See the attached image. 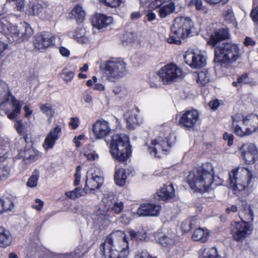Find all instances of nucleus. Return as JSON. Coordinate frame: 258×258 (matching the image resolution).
Listing matches in <instances>:
<instances>
[{"label": "nucleus", "mask_w": 258, "mask_h": 258, "mask_svg": "<svg viewBox=\"0 0 258 258\" xmlns=\"http://www.w3.org/2000/svg\"><path fill=\"white\" fill-rule=\"evenodd\" d=\"M194 30V23L190 18L183 16L177 17L173 21L171 33L167 38V41L169 43L179 45L181 39L192 36Z\"/></svg>", "instance_id": "20e7f679"}, {"label": "nucleus", "mask_w": 258, "mask_h": 258, "mask_svg": "<svg viewBox=\"0 0 258 258\" xmlns=\"http://www.w3.org/2000/svg\"><path fill=\"white\" fill-rule=\"evenodd\" d=\"M46 6H49L47 2H43L42 4L36 3L33 4L30 10L28 11V14L33 16H38V17H44V16L41 14V11Z\"/></svg>", "instance_id": "2f4dec72"}, {"label": "nucleus", "mask_w": 258, "mask_h": 258, "mask_svg": "<svg viewBox=\"0 0 258 258\" xmlns=\"http://www.w3.org/2000/svg\"><path fill=\"white\" fill-rule=\"evenodd\" d=\"M223 16L225 21L227 23L234 25L235 23V18L231 7H228L226 8L223 12Z\"/></svg>", "instance_id": "f704fd0d"}, {"label": "nucleus", "mask_w": 258, "mask_h": 258, "mask_svg": "<svg viewBox=\"0 0 258 258\" xmlns=\"http://www.w3.org/2000/svg\"><path fill=\"white\" fill-rule=\"evenodd\" d=\"M61 132V128L59 125L50 130L43 144V147L45 150L51 149L53 147L56 141L60 137Z\"/></svg>", "instance_id": "aec40b11"}, {"label": "nucleus", "mask_w": 258, "mask_h": 258, "mask_svg": "<svg viewBox=\"0 0 258 258\" xmlns=\"http://www.w3.org/2000/svg\"><path fill=\"white\" fill-rule=\"evenodd\" d=\"M126 118L127 126L130 129H133L134 124H139L142 122V119L138 117L137 110H131L125 113Z\"/></svg>", "instance_id": "a878e982"}, {"label": "nucleus", "mask_w": 258, "mask_h": 258, "mask_svg": "<svg viewBox=\"0 0 258 258\" xmlns=\"http://www.w3.org/2000/svg\"><path fill=\"white\" fill-rule=\"evenodd\" d=\"M250 16L253 21L258 25V6L252 9L250 13Z\"/></svg>", "instance_id": "052dcab7"}, {"label": "nucleus", "mask_w": 258, "mask_h": 258, "mask_svg": "<svg viewBox=\"0 0 258 258\" xmlns=\"http://www.w3.org/2000/svg\"><path fill=\"white\" fill-rule=\"evenodd\" d=\"M82 100L84 102L89 105L92 104L93 103V98L92 95L87 92H85L82 96Z\"/></svg>", "instance_id": "4d7b16f0"}, {"label": "nucleus", "mask_w": 258, "mask_h": 258, "mask_svg": "<svg viewBox=\"0 0 258 258\" xmlns=\"http://www.w3.org/2000/svg\"><path fill=\"white\" fill-rule=\"evenodd\" d=\"M112 22V18L100 14L95 15L92 19V25L98 29L106 27Z\"/></svg>", "instance_id": "4be33fe9"}, {"label": "nucleus", "mask_w": 258, "mask_h": 258, "mask_svg": "<svg viewBox=\"0 0 258 258\" xmlns=\"http://www.w3.org/2000/svg\"><path fill=\"white\" fill-rule=\"evenodd\" d=\"M111 129L109 123L105 120H98L93 125V132L98 139H101L109 135Z\"/></svg>", "instance_id": "dca6fc26"}, {"label": "nucleus", "mask_w": 258, "mask_h": 258, "mask_svg": "<svg viewBox=\"0 0 258 258\" xmlns=\"http://www.w3.org/2000/svg\"><path fill=\"white\" fill-rule=\"evenodd\" d=\"M190 3L195 6L197 10H202L203 2L202 0H191Z\"/></svg>", "instance_id": "0e129e2a"}, {"label": "nucleus", "mask_w": 258, "mask_h": 258, "mask_svg": "<svg viewBox=\"0 0 258 258\" xmlns=\"http://www.w3.org/2000/svg\"><path fill=\"white\" fill-rule=\"evenodd\" d=\"M212 165L205 163L195 169L187 176V181L191 188L201 192L208 191L213 180Z\"/></svg>", "instance_id": "f03ea898"}, {"label": "nucleus", "mask_w": 258, "mask_h": 258, "mask_svg": "<svg viewBox=\"0 0 258 258\" xmlns=\"http://www.w3.org/2000/svg\"><path fill=\"white\" fill-rule=\"evenodd\" d=\"M102 202L106 211H110L116 214H119L123 211L124 208L123 202L115 200L111 196L104 198Z\"/></svg>", "instance_id": "6ab92c4d"}, {"label": "nucleus", "mask_w": 258, "mask_h": 258, "mask_svg": "<svg viewBox=\"0 0 258 258\" xmlns=\"http://www.w3.org/2000/svg\"><path fill=\"white\" fill-rule=\"evenodd\" d=\"M0 101H2L3 104L10 101L13 105V111L8 113L9 118L13 119L20 114L21 111L20 103L10 94L8 87L5 83H0Z\"/></svg>", "instance_id": "9b49d317"}, {"label": "nucleus", "mask_w": 258, "mask_h": 258, "mask_svg": "<svg viewBox=\"0 0 258 258\" xmlns=\"http://www.w3.org/2000/svg\"><path fill=\"white\" fill-rule=\"evenodd\" d=\"M220 101L218 99H214L210 101L209 105L213 110H216L220 105Z\"/></svg>", "instance_id": "e2e57ef3"}, {"label": "nucleus", "mask_w": 258, "mask_h": 258, "mask_svg": "<svg viewBox=\"0 0 258 258\" xmlns=\"http://www.w3.org/2000/svg\"><path fill=\"white\" fill-rule=\"evenodd\" d=\"M160 244L165 247H170L174 243V240L167 236L161 237L159 239Z\"/></svg>", "instance_id": "c03bdc74"}, {"label": "nucleus", "mask_w": 258, "mask_h": 258, "mask_svg": "<svg viewBox=\"0 0 258 258\" xmlns=\"http://www.w3.org/2000/svg\"><path fill=\"white\" fill-rule=\"evenodd\" d=\"M4 13L0 12V32L5 35L10 42H21L33 34V30L28 24H24L20 29L10 23L11 16H5Z\"/></svg>", "instance_id": "7ed1b4c3"}, {"label": "nucleus", "mask_w": 258, "mask_h": 258, "mask_svg": "<svg viewBox=\"0 0 258 258\" xmlns=\"http://www.w3.org/2000/svg\"><path fill=\"white\" fill-rule=\"evenodd\" d=\"M7 2H14V10L22 12L24 9V0H7Z\"/></svg>", "instance_id": "8fccbe9b"}, {"label": "nucleus", "mask_w": 258, "mask_h": 258, "mask_svg": "<svg viewBox=\"0 0 258 258\" xmlns=\"http://www.w3.org/2000/svg\"><path fill=\"white\" fill-rule=\"evenodd\" d=\"M126 175L123 168H118L115 172L114 179L116 183L119 186H123L125 182Z\"/></svg>", "instance_id": "473e14b6"}, {"label": "nucleus", "mask_w": 258, "mask_h": 258, "mask_svg": "<svg viewBox=\"0 0 258 258\" xmlns=\"http://www.w3.org/2000/svg\"><path fill=\"white\" fill-rule=\"evenodd\" d=\"M85 191H92L98 189L102 184L103 177L95 173L94 169H90L87 173Z\"/></svg>", "instance_id": "4468645a"}, {"label": "nucleus", "mask_w": 258, "mask_h": 258, "mask_svg": "<svg viewBox=\"0 0 258 258\" xmlns=\"http://www.w3.org/2000/svg\"><path fill=\"white\" fill-rule=\"evenodd\" d=\"M134 37L133 33H127L124 35L123 39L126 42L131 43L134 40Z\"/></svg>", "instance_id": "774afa93"}, {"label": "nucleus", "mask_w": 258, "mask_h": 258, "mask_svg": "<svg viewBox=\"0 0 258 258\" xmlns=\"http://www.w3.org/2000/svg\"><path fill=\"white\" fill-rule=\"evenodd\" d=\"M238 83L239 85L245 84H251L252 81L249 78L247 74H244L238 77Z\"/></svg>", "instance_id": "5fc2aeb1"}, {"label": "nucleus", "mask_w": 258, "mask_h": 258, "mask_svg": "<svg viewBox=\"0 0 258 258\" xmlns=\"http://www.w3.org/2000/svg\"><path fill=\"white\" fill-rule=\"evenodd\" d=\"M9 147V144L7 142L4 143L3 145H0V157L5 155L4 152H7Z\"/></svg>", "instance_id": "69168bd1"}, {"label": "nucleus", "mask_w": 258, "mask_h": 258, "mask_svg": "<svg viewBox=\"0 0 258 258\" xmlns=\"http://www.w3.org/2000/svg\"><path fill=\"white\" fill-rule=\"evenodd\" d=\"M252 228L248 223L245 221L233 222L231 224V232L234 240L242 241L249 236Z\"/></svg>", "instance_id": "ddd939ff"}, {"label": "nucleus", "mask_w": 258, "mask_h": 258, "mask_svg": "<svg viewBox=\"0 0 258 258\" xmlns=\"http://www.w3.org/2000/svg\"><path fill=\"white\" fill-rule=\"evenodd\" d=\"M158 195L163 200L172 199L175 196L173 185L170 184L168 185L163 186L160 191L158 192Z\"/></svg>", "instance_id": "cd10ccee"}, {"label": "nucleus", "mask_w": 258, "mask_h": 258, "mask_svg": "<svg viewBox=\"0 0 258 258\" xmlns=\"http://www.w3.org/2000/svg\"><path fill=\"white\" fill-rule=\"evenodd\" d=\"M184 58L186 63L193 68L200 69L206 64V58L204 55L192 51H186Z\"/></svg>", "instance_id": "2eb2a0df"}, {"label": "nucleus", "mask_w": 258, "mask_h": 258, "mask_svg": "<svg viewBox=\"0 0 258 258\" xmlns=\"http://www.w3.org/2000/svg\"><path fill=\"white\" fill-rule=\"evenodd\" d=\"M84 155L86 157L88 160L95 161L97 160L99 158V156L95 151H93L89 153H85Z\"/></svg>", "instance_id": "13d9d810"}, {"label": "nucleus", "mask_w": 258, "mask_h": 258, "mask_svg": "<svg viewBox=\"0 0 258 258\" xmlns=\"http://www.w3.org/2000/svg\"><path fill=\"white\" fill-rule=\"evenodd\" d=\"M100 248L105 258H127L129 254L126 234L120 230L112 232Z\"/></svg>", "instance_id": "f257e3e1"}, {"label": "nucleus", "mask_w": 258, "mask_h": 258, "mask_svg": "<svg viewBox=\"0 0 258 258\" xmlns=\"http://www.w3.org/2000/svg\"><path fill=\"white\" fill-rule=\"evenodd\" d=\"M127 232L131 239H137L142 240L145 237L144 235L145 234V232L143 230L141 231H136L132 229H128L127 230Z\"/></svg>", "instance_id": "a19ab883"}, {"label": "nucleus", "mask_w": 258, "mask_h": 258, "mask_svg": "<svg viewBox=\"0 0 258 258\" xmlns=\"http://www.w3.org/2000/svg\"><path fill=\"white\" fill-rule=\"evenodd\" d=\"M15 127L19 134L24 135L27 132V123L23 122L21 120H19L15 123Z\"/></svg>", "instance_id": "79ce46f5"}, {"label": "nucleus", "mask_w": 258, "mask_h": 258, "mask_svg": "<svg viewBox=\"0 0 258 258\" xmlns=\"http://www.w3.org/2000/svg\"><path fill=\"white\" fill-rule=\"evenodd\" d=\"M79 118L77 117H72L70 122V125L73 129H76L78 126Z\"/></svg>", "instance_id": "338daca9"}, {"label": "nucleus", "mask_w": 258, "mask_h": 258, "mask_svg": "<svg viewBox=\"0 0 258 258\" xmlns=\"http://www.w3.org/2000/svg\"><path fill=\"white\" fill-rule=\"evenodd\" d=\"M104 2L106 5L112 8H115L119 6L122 0H99Z\"/></svg>", "instance_id": "6e6d98bb"}, {"label": "nucleus", "mask_w": 258, "mask_h": 258, "mask_svg": "<svg viewBox=\"0 0 258 258\" xmlns=\"http://www.w3.org/2000/svg\"><path fill=\"white\" fill-rule=\"evenodd\" d=\"M112 91L115 95L117 96L120 98H123L127 95L126 90L120 87H114Z\"/></svg>", "instance_id": "603ef678"}, {"label": "nucleus", "mask_w": 258, "mask_h": 258, "mask_svg": "<svg viewBox=\"0 0 258 258\" xmlns=\"http://www.w3.org/2000/svg\"><path fill=\"white\" fill-rule=\"evenodd\" d=\"M154 7L157 8V12L161 18H165L167 16L172 14L175 9V4L173 2Z\"/></svg>", "instance_id": "393cba45"}, {"label": "nucleus", "mask_w": 258, "mask_h": 258, "mask_svg": "<svg viewBox=\"0 0 258 258\" xmlns=\"http://www.w3.org/2000/svg\"><path fill=\"white\" fill-rule=\"evenodd\" d=\"M223 138L225 141H228L229 146H231L233 144L234 137L232 134L225 133L223 134Z\"/></svg>", "instance_id": "bf43d9fd"}, {"label": "nucleus", "mask_w": 258, "mask_h": 258, "mask_svg": "<svg viewBox=\"0 0 258 258\" xmlns=\"http://www.w3.org/2000/svg\"><path fill=\"white\" fill-rule=\"evenodd\" d=\"M161 206L159 205L144 203L137 210V214L140 216H157L159 214Z\"/></svg>", "instance_id": "a211bd4d"}, {"label": "nucleus", "mask_w": 258, "mask_h": 258, "mask_svg": "<svg viewBox=\"0 0 258 258\" xmlns=\"http://www.w3.org/2000/svg\"><path fill=\"white\" fill-rule=\"evenodd\" d=\"M62 75L63 76L62 77V79L66 82H70L74 77V73L73 72L71 71H68L67 69H63L62 72Z\"/></svg>", "instance_id": "864d4df0"}, {"label": "nucleus", "mask_w": 258, "mask_h": 258, "mask_svg": "<svg viewBox=\"0 0 258 258\" xmlns=\"http://www.w3.org/2000/svg\"><path fill=\"white\" fill-rule=\"evenodd\" d=\"M39 177V172L37 169L34 170L27 182V185L30 187L36 186Z\"/></svg>", "instance_id": "ea45409f"}, {"label": "nucleus", "mask_w": 258, "mask_h": 258, "mask_svg": "<svg viewBox=\"0 0 258 258\" xmlns=\"http://www.w3.org/2000/svg\"><path fill=\"white\" fill-rule=\"evenodd\" d=\"M214 52V61L223 66L235 62L240 56L239 47L232 43L219 44L215 47Z\"/></svg>", "instance_id": "423d86ee"}, {"label": "nucleus", "mask_w": 258, "mask_h": 258, "mask_svg": "<svg viewBox=\"0 0 258 258\" xmlns=\"http://www.w3.org/2000/svg\"><path fill=\"white\" fill-rule=\"evenodd\" d=\"M10 175L9 168L4 166H0V180L5 181L7 180Z\"/></svg>", "instance_id": "49530a36"}, {"label": "nucleus", "mask_w": 258, "mask_h": 258, "mask_svg": "<svg viewBox=\"0 0 258 258\" xmlns=\"http://www.w3.org/2000/svg\"><path fill=\"white\" fill-rule=\"evenodd\" d=\"M41 14L44 16V17H39L42 20H48L51 18L53 13L52 10L49 6H46L45 8H43L41 11Z\"/></svg>", "instance_id": "de8ad7c7"}, {"label": "nucleus", "mask_w": 258, "mask_h": 258, "mask_svg": "<svg viewBox=\"0 0 258 258\" xmlns=\"http://www.w3.org/2000/svg\"><path fill=\"white\" fill-rule=\"evenodd\" d=\"M203 258H222L215 247L206 248L203 252Z\"/></svg>", "instance_id": "4c0bfd02"}, {"label": "nucleus", "mask_w": 258, "mask_h": 258, "mask_svg": "<svg viewBox=\"0 0 258 258\" xmlns=\"http://www.w3.org/2000/svg\"><path fill=\"white\" fill-rule=\"evenodd\" d=\"M157 76L163 84L167 85L182 79L183 72L176 64L171 63L160 69Z\"/></svg>", "instance_id": "9d476101"}, {"label": "nucleus", "mask_w": 258, "mask_h": 258, "mask_svg": "<svg viewBox=\"0 0 258 258\" xmlns=\"http://www.w3.org/2000/svg\"><path fill=\"white\" fill-rule=\"evenodd\" d=\"M80 254L79 252L76 251L72 252L70 253H67L63 255L60 256L58 258H79Z\"/></svg>", "instance_id": "680f3d73"}, {"label": "nucleus", "mask_w": 258, "mask_h": 258, "mask_svg": "<svg viewBox=\"0 0 258 258\" xmlns=\"http://www.w3.org/2000/svg\"><path fill=\"white\" fill-rule=\"evenodd\" d=\"M19 156L20 158L30 163L35 161L40 157L39 153L32 148H26L21 151Z\"/></svg>", "instance_id": "5701e85b"}, {"label": "nucleus", "mask_w": 258, "mask_h": 258, "mask_svg": "<svg viewBox=\"0 0 258 258\" xmlns=\"http://www.w3.org/2000/svg\"><path fill=\"white\" fill-rule=\"evenodd\" d=\"M14 208V200L11 197H3L0 199V213L11 211Z\"/></svg>", "instance_id": "c85d7f7f"}, {"label": "nucleus", "mask_w": 258, "mask_h": 258, "mask_svg": "<svg viewBox=\"0 0 258 258\" xmlns=\"http://www.w3.org/2000/svg\"><path fill=\"white\" fill-rule=\"evenodd\" d=\"M230 185L233 190H244L252 178L251 172L246 168L238 167L229 173Z\"/></svg>", "instance_id": "6e6552de"}, {"label": "nucleus", "mask_w": 258, "mask_h": 258, "mask_svg": "<svg viewBox=\"0 0 258 258\" xmlns=\"http://www.w3.org/2000/svg\"><path fill=\"white\" fill-rule=\"evenodd\" d=\"M110 152L115 160L120 162L126 161L131 152L128 138L123 135H113L110 145Z\"/></svg>", "instance_id": "0eeeda50"}, {"label": "nucleus", "mask_w": 258, "mask_h": 258, "mask_svg": "<svg viewBox=\"0 0 258 258\" xmlns=\"http://www.w3.org/2000/svg\"><path fill=\"white\" fill-rule=\"evenodd\" d=\"M86 194L87 191H85L84 189H82L79 187L76 188L74 190L69 191L66 192V196L71 199H75Z\"/></svg>", "instance_id": "e433bc0d"}, {"label": "nucleus", "mask_w": 258, "mask_h": 258, "mask_svg": "<svg viewBox=\"0 0 258 258\" xmlns=\"http://www.w3.org/2000/svg\"><path fill=\"white\" fill-rule=\"evenodd\" d=\"M39 108L41 111L46 114V115L49 118H51L54 114V110L52 108L51 105L49 103L42 104L40 103L39 104Z\"/></svg>", "instance_id": "c9c22d12"}, {"label": "nucleus", "mask_w": 258, "mask_h": 258, "mask_svg": "<svg viewBox=\"0 0 258 258\" xmlns=\"http://www.w3.org/2000/svg\"><path fill=\"white\" fill-rule=\"evenodd\" d=\"M127 73L126 63L122 59H110L104 64V75L109 82H116Z\"/></svg>", "instance_id": "1a4fd4ad"}, {"label": "nucleus", "mask_w": 258, "mask_h": 258, "mask_svg": "<svg viewBox=\"0 0 258 258\" xmlns=\"http://www.w3.org/2000/svg\"><path fill=\"white\" fill-rule=\"evenodd\" d=\"M245 162L247 164L254 163L258 159V155H254L245 151H241Z\"/></svg>", "instance_id": "58836bf2"}, {"label": "nucleus", "mask_w": 258, "mask_h": 258, "mask_svg": "<svg viewBox=\"0 0 258 258\" xmlns=\"http://www.w3.org/2000/svg\"><path fill=\"white\" fill-rule=\"evenodd\" d=\"M229 34L227 29L221 28L216 30L209 39L210 44L216 45L220 41L228 39Z\"/></svg>", "instance_id": "b1692460"}, {"label": "nucleus", "mask_w": 258, "mask_h": 258, "mask_svg": "<svg viewBox=\"0 0 258 258\" xmlns=\"http://www.w3.org/2000/svg\"><path fill=\"white\" fill-rule=\"evenodd\" d=\"M199 119V113L197 110L186 111L181 117L180 123L186 128H191Z\"/></svg>", "instance_id": "412c9836"}, {"label": "nucleus", "mask_w": 258, "mask_h": 258, "mask_svg": "<svg viewBox=\"0 0 258 258\" xmlns=\"http://www.w3.org/2000/svg\"><path fill=\"white\" fill-rule=\"evenodd\" d=\"M240 150L245 151L249 153L254 154V155H258V150L256 146L252 143L243 145L240 148Z\"/></svg>", "instance_id": "37998d69"}, {"label": "nucleus", "mask_w": 258, "mask_h": 258, "mask_svg": "<svg viewBox=\"0 0 258 258\" xmlns=\"http://www.w3.org/2000/svg\"><path fill=\"white\" fill-rule=\"evenodd\" d=\"M71 14L78 22H82L85 18L86 14L82 7L78 5L72 11Z\"/></svg>", "instance_id": "72a5a7b5"}, {"label": "nucleus", "mask_w": 258, "mask_h": 258, "mask_svg": "<svg viewBox=\"0 0 258 258\" xmlns=\"http://www.w3.org/2000/svg\"><path fill=\"white\" fill-rule=\"evenodd\" d=\"M171 146L169 138L158 137L151 141L148 145V152L155 157L160 158L162 154H166Z\"/></svg>", "instance_id": "f8f14e48"}, {"label": "nucleus", "mask_w": 258, "mask_h": 258, "mask_svg": "<svg viewBox=\"0 0 258 258\" xmlns=\"http://www.w3.org/2000/svg\"><path fill=\"white\" fill-rule=\"evenodd\" d=\"M12 241V237L9 231L0 226V247H6Z\"/></svg>", "instance_id": "bb28decb"}, {"label": "nucleus", "mask_w": 258, "mask_h": 258, "mask_svg": "<svg viewBox=\"0 0 258 258\" xmlns=\"http://www.w3.org/2000/svg\"><path fill=\"white\" fill-rule=\"evenodd\" d=\"M107 219L106 215H105V211L101 213V211L99 210L96 212V217L94 218L95 221L98 223L102 224Z\"/></svg>", "instance_id": "3c124183"}, {"label": "nucleus", "mask_w": 258, "mask_h": 258, "mask_svg": "<svg viewBox=\"0 0 258 258\" xmlns=\"http://www.w3.org/2000/svg\"><path fill=\"white\" fill-rule=\"evenodd\" d=\"M232 128L237 136L250 135L258 130V116L251 114L243 117L240 114H236L232 117Z\"/></svg>", "instance_id": "39448f33"}, {"label": "nucleus", "mask_w": 258, "mask_h": 258, "mask_svg": "<svg viewBox=\"0 0 258 258\" xmlns=\"http://www.w3.org/2000/svg\"><path fill=\"white\" fill-rule=\"evenodd\" d=\"M210 81L209 76L206 71H201L198 74V82L205 85Z\"/></svg>", "instance_id": "a18cd8bd"}, {"label": "nucleus", "mask_w": 258, "mask_h": 258, "mask_svg": "<svg viewBox=\"0 0 258 258\" xmlns=\"http://www.w3.org/2000/svg\"><path fill=\"white\" fill-rule=\"evenodd\" d=\"M86 30L84 28H77L74 32L73 38L80 44H87L89 42V39L86 35Z\"/></svg>", "instance_id": "7c9ffc66"}, {"label": "nucleus", "mask_w": 258, "mask_h": 258, "mask_svg": "<svg viewBox=\"0 0 258 258\" xmlns=\"http://www.w3.org/2000/svg\"><path fill=\"white\" fill-rule=\"evenodd\" d=\"M209 237V232L207 229L199 228L196 229L192 236L194 240L200 241L202 242H206Z\"/></svg>", "instance_id": "c756f323"}, {"label": "nucleus", "mask_w": 258, "mask_h": 258, "mask_svg": "<svg viewBox=\"0 0 258 258\" xmlns=\"http://www.w3.org/2000/svg\"><path fill=\"white\" fill-rule=\"evenodd\" d=\"M54 38L48 32L37 34L34 41V45L36 49L40 50L45 49L51 45Z\"/></svg>", "instance_id": "f3484780"}, {"label": "nucleus", "mask_w": 258, "mask_h": 258, "mask_svg": "<svg viewBox=\"0 0 258 258\" xmlns=\"http://www.w3.org/2000/svg\"><path fill=\"white\" fill-rule=\"evenodd\" d=\"M195 225V221L194 220L191 221L190 220L187 219L182 223L181 228L184 232H187L190 230Z\"/></svg>", "instance_id": "09e8293b"}]
</instances>
